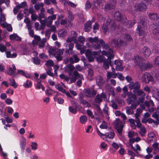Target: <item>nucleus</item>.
I'll list each match as a JSON object with an SVG mask.
<instances>
[{"label": "nucleus", "mask_w": 159, "mask_h": 159, "mask_svg": "<svg viewBox=\"0 0 159 159\" xmlns=\"http://www.w3.org/2000/svg\"><path fill=\"white\" fill-rule=\"evenodd\" d=\"M47 26L50 27L52 25V22L48 17L46 18Z\"/></svg>", "instance_id": "obj_60"}, {"label": "nucleus", "mask_w": 159, "mask_h": 159, "mask_svg": "<svg viewBox=\"0 0 159 159\" xmlns=\"http://www.w3.org/2000/svg\"><path fill=\"white\" fill-rule=\"evenodd\" d=\"M16 74V77H17V75L18 74L24 76L27 78H29L30 76V75L29 74L26 73L25 71L21 70H17Z\"/></svg>", "instance_id": "obj_24"}, {"label": "nucleus", "mask_w": 159, "mask_h": 159, "mask_svg": "<svg viewBox=\"0 0 159 159\" xmlns=\"http://www.w3.org/2000/svg\"><path fill=\"white\" fill-rule=\"evenodd\" d=\"M79 100H80L81 104H82L85 106H87L88 105V102L86 101L83 100L82 97L80 96L79 97Z\"/></svg>", "instance_id": "obj_48"}, {"label": "nucleus", "mask_w": 159, "mask_h": 159, "mask_svg": "<svg viewBox=\"0 0 159 159\" xmlns=\"http://www.w3.org/2000/svg\"><path fill=\"white\" fill-rule=\"evenodd\" d=\"M128 87L130 90L133 89L134 93H136V91L140 89V85L137 81L129 83Z\"/></svg>", "instance_id": "obj_9"}, {"label": "nucleus", "mask_w": 159, "mask_h": 159, "mask_svg": "<svg viewBox=\"0 0 159 159\" xmlns=\"http://www.w3.org/2000/svg\"><path fill=\"white\" fill-rule=\"evenodd\" d=\"M68 18L69 19L68 21H70L74 19V16L72 13L70 11H68Z\"/></svg>", "instance_id": "obj_63"}, {"label": "nucleus", "mask_w": 159, "mask_h": 159, "mask_svg": "<svg viewBox=\"0 0 159 159\" xmlns=\"http://www.w3.org/2000/svg\"><path fill=\"white\" fill-rule=\"evenodd\" d=\"M145 104L146 106L148 107H153L154 105V103L151 100H150L148 101H146Z\"/></svg>", "instance_id": "obj_47"}, {"label": "nucleus", "mask_w": 159, "mask_h": 159, "mask_svg": "<svg viewBox=\"0 0 159 159\" xmlns=\"http://www.w3.org/2000/svg\"><path fill=\"white\" fill-rule=\"evenodd\" d=\"M37 80L38 83L37 84L35 87V89H38L41 88L43 91H44L45 90V87L43 86L42 85L40 82V80L39 79H37Z\"/></svg>", "instance_id": "obj_31"}, {"label": "nucleus", "mask_w": 159, "mask_h": 159, "mask_svg": "<svg viewBox=\"0 0 159 159\" xmlns=\"http://www.w3.org/2000/svg\"><path fill=\"white\" fill-rule=\"evenodd\" d=\"M93 88H89L85 90V93L87 97H94L97 93V91Z\"/></svg>", "instance_id": "obj_11"}, {"label": "nucleus", "mask_w": 159, "mask_h": 159, "mask_svg": "<svg viewBox=\"0 0 159 159\" xmlns=\"http://www.w3.org/2000/svg\"><path fill=\"white\" fill-rule=\"evenodd\" d=\"M141 80L143 82L146 83H148L150 81H153V78L149 73L145 72L143 74Z\"/></svg>", "instance_id": "obj_8"}, {"label": "nucleus", "mask_w": 159, "mask_h": 159, "mask_svg": "<svg viewBox=\"0 0 159 159\" xmlns=\"http://www.w3.org/2000/svg\"><path fill=\"white\" fill-rule=\"evenodd\" d=\"M9 38L11 40H16L18 41L21 40V38L16 34H13L10 35L9 36Z\"/></svg>", "instance_id": "obj_28"}, {"label": "nucleus", "mask_w": 159, "mask_h": 159, "mask_svg": "<svg viewBox=\"0 0 159 159\" xmlns=\"http://www.w3.org/2000/svg\"><path fill=\"white\" fill-rule=\"evenodd\" d=\"M37 143L35 142H32L31 143V147L32 150H35L37 149Z\"/></svg>", "instance_id": "obj_56"}, {"label": "nucleus", "mask_w": 159, "mask_h": 159, "mask_svg": "<svg viewBox=\"0 0 159 159\" xmlns=\"http://www.w3.org/2000/svg\"><path fill=\"white\" fill-rule=\"evenodd\" d=\"M134 63L136 64H139L142 61V58L138 56H136L134 58Z\"/></svg>", "instance_id": "obj_43"}, {"label": "nucleus", "mask_w": 159, "mask_h": 159, "mask_svg": "<svg viewBox=\"0 0 159 159\" xmlns=\"http://www.w3.org/2000/svg\"><path fill=\"white\" fill-rule=\"evenodd\" d=\"M89 41L91 43L94 42L95 43H98V42H99L101 44L103 45V48L104 50L105 49L103 48V46H107V45H106L105 44V42L102 39H99L98 37H95L94 38L90 37L89 38Z\"/></svg>", "instance_id": "obj_13"}, {"label": "nucleus", "mask_w": 159, "mask_h": 159, "mask_svg": "<svg viewBox=\"0 0 159 159\" xmlns=\"http://www.w3.org/2000/svg\"><path fill=\"white\" fill-rule=\"evenodd\" d=\"M32 85V83L30 81L27 80L26 82H25L23 84V86L25 88H30Z\"/></svg>", "instance_id": "obj_41"}, {"label": "nucleus", "mask_w": 159, "mask_h": 159, "mask_svg": "<svg viewBox=\"0 0 159 159\" xmlns=\"http://www.w3.org/2000/svg\"><path fill=\"white\" fill-rule=\"evenodd\" d=\"M142 52L144 56L146 57H148L151 53L150 49L147 47H144L143 48Z\"/></svg>", "instance_id": "obj_22"}, {"label": "nucleus", "mask_w": 159, "mask_h": 159, "mask_svg": "<svg viewBox=\"0 0 159 159\" xmlns=\"http://www.w3.org/2000/svg\"><path fill=\"white\" fill-rule=\"evenodd\" d=\"M106 98L105 94L103 93H102L101 94H98L97 95L95 98V101L96 103L99 104L102 101L103 99Z\"/></svg>", "instance_id": "obj_16"}, {"label": "nucleus", "mask_w": 159, "mask_h": 159, "mask_svg": "<svg viewBox=\"0 0 159 159\" xmlns=\"http://www.w3.org/2000/svg\"><path fill=\"white\" fill-rule=\"evenodd\" d=\"M112 43L114 44L116 46H117L118 47H120L122 45L125 44V43L124 41H122L121 39H113L112 40Z\"/></svg>", "instance_id": "obj_18"}, {"label": "nucleus", "mask_w": 159, "mask_h": 159, "mask_svg": "<svg viewBox=\"0 0 159 159\" xmlns=\"http://www.w3.org/2000/svg\"><path fill=\"white\" fill-rule=\"evenodd\" d=\"M88 115L91 118L93 119L94 118V116L92 112L89 109H88L86 111Z\"/></svg>", "instance_id": "obj_61"}, {"label": "nucleus", "mask_w": 159, "mask_h": 159, "mask_svg": "<svg viewBox=\"0 0 159 159\" xmlns=\"http://www.w3.org/2000/svg\"><path fill=\"white\" fill-rule=\"evenodd\" d=\"M26 139L24 136L21 137V140L20 141V146L21 150L23 151L24 150L26 145Z\"/></svg>", "instance_id": "obj_21"}, {"label": "nucleus", "mask_w": 159, "mask_h": 159, "mask_svg": "<svg viewBox=\"0 0 159 159\" xmlns=\"http://www.w3.org/2000/svg\"><path fill=\"white\" fill-rule=\"evenodd\" d=\"M115 64L116 65V69L118 71H122L123 68L122 66V61L119 60H116L115 61Z\"/></svg>", "instance_id": "obj_20"}, {"label": "nucleus", "mask_w": 159, "mask_h": 159, "mask_svg": "<svg viewBox=\"0 0 159 159\" xmlns=\"http://www.w3.org/2000/svg\"><path fill=\"white\" fill-rule=\"evenodd\" d=\"M80 121L82 124H85L88 120L87 116L84 115L81 116L79 118Z\"/></svg>", "instance_id": "obj_35"}, {"label": "nucleus", "mask_w": 159, "mask_h": 159, "mask_svg": "<svg viewBox=\"0 0 159 159\" xmlns=\"http://www.w3.org/2000/svg\"><path fill=\"white\" fill-rule=\"evenodd\" d=\"M7 47L3 44L0 43V52H3L6 51Z\"/></svg>", "instance_id": "obj_54"}, {"label": "nucleus", "mask_w": 159, "mask_h": 159, "mask_svg": "<svg viewBox=\"0 0 159 159\" xmlns=\"http://www.w3.org/2000/svg\"><path fill=\"white\" fill-rule=\"evenodd\" d=\"M100 128L102 129H107V124L105 121H102V124L100 126Z\"/></svg>", "instance_id": "obj_53"}, {"label": "nucleus", "mask_w": 159, "mask_h": 159, "mask_svg": "<svg viewBox=\"0 0 159 159\" xmlns=\"http://www.w3.org/2000/svg\"><path fill=\"white\" fill-rule=\"evenodd\" d=\"M137 30L139 32V34L140 36H142L144 35V32L141 29V27L140 26V25H138Z\"/></svg>", "instance_id": "obj_46"}, {"label": "nucleus", "mask_w": 159, "mask_h": 159, "mask_svg": "<svg viewBox=\"0 0 159 159\" xmlns=\"http://www.w3.org/2000/svg\"><path fill=\"white\" fill-rule=\"evenodd\" d=\"M100 0H94L92 5L93 6L94 8L98 9L100 7Z\"/></svg>", "instance_id": "obj_36"}, {"label": "nucleus", "mask_w": 159, "mask_h": 159, "mask_svg": "<svg viewBox=\"0 0 159 159\" xmlns=\"http://www.w3.org/2000/svg\"><path fill=\"white\" fill-rule=\"evenodd\" d=\"M51 2L53 4H56V0H45L44 3L46 5H49L51 3Z\"/></svg>", "instance_id": "obj_55"}, {"label": "nucleus", "mask_w": 159, "mask_h": 159, "mask_svg": "<svg viewBox=\"0 0 159 159\" xmlns=\"http://www.w3.org/2000/svg\"><path fill=\"white\" fill-rule=\"evenodd\" d=\"M71 34L72 36L68 38L66 40V42L70 43L71 42H74L75 43L77 37V34L75 32L72 31L71 32Z\"/></svg>", "instance_id": "obj_15"}, {"label": "nucleus", "mask_w": 159, "mask_h": 159, "mask_svg": "<svg viewBox=\"0 0 159 159\" xmlns=\"http://www.w3.org/2000/svg\"><path fill=\"white\" fill-rule=\"evenodd\" d=\"M99 53L98 52H91L90 50H87L85 53L86 57L90 61H94V58L96 56L98 55Z\"/></svg>", "instance_id": "obj_6"}, {"label": "nucleus", "mask_w": 159, "mask_h": 159, "mask_svg": "<svg viewBox=\"0 0 159 159\" xmlns=\"http://www.w3.org/2000/svg\"><path fill=\"white\" fill-rule=\"evenodd\" d=\"M132 40V38L129 34H126L125 37L124 38V41L126 42V43L130 42Z\"/></svg>", "instance_id": "obj_40"}, {"label": "nucleus", "mask_w": 159, "mask_h": 159, "mask_svg": "<svg viewBox=\"0 0 159 159\" xmlns=\"http://www.w3.org/2000/svg\"><path fill=\"white\" fill-rule=\"evenodd\" d=\"M64 49H59L56 51L55 48H50L48 50V52L50 56H54L58 61L61 60L62 57L61 55L63 54Z\"/></svg>", "instance_id": "obj_3"}, {"label": "nucleus", "mask_w": 159, "mask_h": 159, "mask_svg": "<svg viewBox=\"0 0 159 159\" xmlns=\"http://www.w3.org/2000/svg\"><path fill=\"white\" fill-rule=\"evenodd\" d=\"M9 80L10 81V84L11 86H12L15 88H16L17 87V85L15 82L14 79L13 78L9 79Z\"/></svg>", "instance_id": "obj_39"}, {"label": "nucleus", "mask_w": 159, "mask_h": 159, "mask_svg": "<svg viewBox=\"0 0 159 159\" xmlns=\"http://www.w3.org/2000/svg\"><path fill=\"white\" fill-rule=\"evenodd\" d=\"M103 48L105 50L102 52V55L106 56L108 58L106 60V59H104L102 58V57H100V61L103 62V66L105 69L107 70L109 69V65L111 62V59L114 57V55L113 51L111 49L109 48L108 46H103Z\"/></svg>", "instance_id": "obj_1"}, {"label": "nucleus", "mask_w": 159, "mask_h": 159, "mask_svg": "<svg viewBox=\"0 0 159 159\" xmlns=\"http://www.w3.org/2000/svg\"><path fill=\"white\" fill-rule=\"evenodd\" d=\"M134 9L135 11H143L146 10L147 7L143 3L136 4L134 6Z\"/></svg>", "instance_id": "obj_14"}, {"label": "nucleus", "mask_w": 159, "mask_h": 159, "mask_svg": "<svg viewBox=\"0 0 159 159\" xmlns=\"http://www.w3.org/2000/svg\"><path fill=\"white\" fill-rule=\"evenodd\" d=\"M46 39L44 38H43L42 40H40L39 43H38L39 48H42L44 47L45 46V43H46Z\"/></svg>", "instance_id": "obj_34"}, {"label": "nucleus", "mask_w": 159, "mask_h": 159, "mask_svg": "<svg viewBox=\"0 0 159 159\" xmlns=\"http://www.w3.org/2000/svg\"><path fill=\"white\" fill-rule=\"evenodd\" d=\"M67 34V32L65 30L62 29L59 31L58 32V36L63 37L65 36Z\"/></svg>", "instance_id": "obj_38"}, {"label": "nucleus", "mask_w": 159, "mask_h": 159, "mask_svg": "<svg viewBox=\"0 0 159 159\" xmlns=\"http://www.w3.org/2000/svg\"><path fill=\"white\" fill-rule=\"evenodd\" d=\"M54 65V63L53 61L51 60L48 61L45 63V65L47 66H52Z\"/></svg>", "instance_id": "obj_64"}, {"label": "nucleus", "mask_w": 159, "mask_h": 159, "mask_svg": "<svg viewBox=\"0 0 159 159\" xmlns=\"http://www.w3.org/2000/svg\"><path fill=\"white\" fill-rule=\"evenodd\" d=\"M134 109L130 107H126V113L128 115L132 114H133V109Z\"/></svg>", "instance_id": "obj_45"}, {"label": "nucleus", "mask_w": 159, "mask_h": 159, "mask_svg": "<svg viewBox=\"0 0 159 159\" xmlns=\"http://www.w3.org/2000/svg\"><path fill=\"white\" fill-rule=\"evenodd\" d=\"M115 19L118 21H120L121 23H124V22L127 21V20L124 16H121L119 11L116 12L114 14Z\"/></svg>", "instance_id": "obj_10"}, {"label": "nucleus", "mask_w": 159, "mask_h": 159, "mask_svg": "<svg viewBox=\"0 0 159 159\" xmlns=\"http://www.w3.org/2000/svg\"><path fill=\"white\" fill-rule=\"evenodd\" d=\"M69 110L70 112L73 114H76L77 111V109L76 108H74L71 106L69 107Z\"/></svg>", "instance_id": "obj_58"}, {"label": "nucleus", "mask_w": 159, "mask_h": 159, "mask_svg": "<svg viewBox=\"0 0 159 159\" xmlns=\"http://www.w3.org/2000/svg\"><path fill=\"white\" fill-rule=\"evenodd\" d=\"M107 24H104L102 26V30H103L105 34H106L108 30V25L111 24V30L113 31H115L116 28L115 23L113 22H111L110 19H108L107 21Z\"/></svg>", "instance_id": "obj_5"}, {"label": "nucleus", "mask_w": 159, "mask_h": 159, "mask_svg": "<svg viewBox=\"0 0 159 159\" xmlns=\"http://www.w3.org/2000/svg\"><path fill=\"white\" fill-rule=\"evenodd\" d=\"M149 17L152 20H157L159 18V16L156 13H150L149 15Z\"/></svg>", "instance_id": "obj_32"}, {"label": "nucleus", "mask_w": 159, "mask_h": 159, "mask_svg": "<svg viewBox=\"0 0 159 159\" xmlns=\"http://www.w3.org/2000/svg\"><path fill=\"white\" fill-rule=\"evenodd\" d=\"M12 67H10L7 71L8 74L16 78V68L15 66L13 64Z\"/></svg>", "instance_id": "obj_12"}, {"label": "nucleus", "mask_w": 159, "mask_h": 159, "mask_svg": "<svg viewBox=\"0 0 159 159\" xmlns=\"http://www.w3.org/2000/svg\"><path fill=\"white\" fill-rule=\"evenodd\" d=\"M43 3H40L35 4L34 6V7L36 10H38L41 7H43Z\"/></svg>", "instance_id": "obj_52"}, {"label": "nucleus", "mask_w": 159, "mask_h": 159, "mask_svg": "<svg viewBox=\"0 0 159 159\" xmlns=\"http://www.w3.org/2000/svg\"><path fill=\"white\" fill-rule=\"evenodd\" d=\"M115 135V134L114 132H111L107 133L105 134L104 137L106 138L112 139L114 138Z\"/></svg>", "instance_id": "obj_37"}, {"label": "nucleus", "mask_w": 159, "mask_h": 159, "mask_svg": "<svg viewBox=\"0 0 159 159\" xmlns=\"http://www.w3.org/2000/svg\"><path fill=\"white\" fill-rule=\"evenodd\" d=\"M68 78L69 81L70 80V83L75 82L78 78L84 79L83 75L79 74L76 70L74 71L73 73L69 74Z\"/></svg>", "instance_id": "obj_4"}, {"label": "nucleus", "mask_w": 159, "mask_h": 159, "mask_svg": "<svg viewBox=\"0 0 159 159\" xmlns=\"http://www.w3.org/2000/svg\"><path fill=\"white\" fill-rule=\"evenodd\" d=\"M139 65L140 69L142 71H145L147 69L152 67V64L150 63L145 64L142 62L139 64Z\"/></svg>", "instance_id": "obj_17"}, {"label": "nucleus", "mask_w": 159, "mask_h": 159, "mask_svg": "<svg viewBox=\"0 0 159 159\" xmlns=\"http://www.w3.org/2000/svg\"><path fill=\"white\" fill-rule=\"evenodd\" d=\"M140 129L139 133L141 136L143 137L145 136L146 133V130L145 127L143 126Z\"/></svg>", "instance_id": "obj_42"}, {"label": "nucleus", "mask_w": 159, "mask_h": 159, "mask_svg": "<svg viewBox=\"0 0 159 159\" xmlns=\"http://www.w3.org/2000/svg\"><path fill=\"white\" fill-rule=\"evenodd\" d=\"M103 112L105 114V116L108 120L109 119V110L107 107H106L103 109Z\"/></svg>", "instance_id": "obj_44"}, {"label": "nucleus", "mask_w": 159, "mask_h": 159, "mask_svg": "<svg viewBox=\"0 0 159 159\" xmlns=\"http://www.w3.org/2000/svg\"><path fill=\"white\" fill-rule=\"evenodd\" d=\"M128 98L127 99V101L129 104H131L130 107L133 109H136L137 106L139 105L140 103L137 99L136 95L131 93L127 94Z\"/></svg>", "instance_id": "obj_2"}, {"label": "nucleus", "mask_w": 159, "mask_h": 159, "mask_svg": "<svg viewBox=\"0 0 159 159\" xmlns=\"http://www.w3.org/2000/svg\"><path fill=\"white\" fill-rule=\"evenodd\" d=\"M107 81H108V80H109L111 78H115L116 77V74L114 73L113 72L107 71Z\"/></svg>", "instance_id": "obj_29"}, {"label": "nucleus", "mask_w": 159, "mask_h": 159, "mask_svg": "<svg viewBox=\"0 0 159 159\" xmlns=\"http://www.w3.org/2000/svg\"><path fill=\"white\" fill-rule=\"evenodd\" d=\"M4 26L5 27L7 30L9 31H12V28L11 25L5 23L4 24Z\"/></svg>", "instance_id": "obj_57"}, {"label": "nucleus", "mask_w": 159, "mask_h": 159, "mask_svg": "<svg viewBox=\"0 0 159 159\" xmlns=\"http://www.w3.org/2000/svg\"><path fill=\"white\" fill-rule=\"evenodd\" d=\"M116 1L115 0H113L112 3L111 4H107L105 6V10L108 11L109 10L115 8L116 4Z\"/></svg>", "instance_id": "obj_27"}, {"label": "nucleus", "mask_w": 159, "mask_h": 159, "mask_svg": "<svg viewBox=\"0 0 159 159\" xmlns=\"http://www.w3.org/2000/svg\"><path fill=\"white\" fill-rule=\"evenodd\" d=\"M56 88L58 90L61 92L63 93H65L66 92V90L63 88V87L65 88V85L61 83V84L57 83L55 85Z\"/></svg>", "instance_id": "obj_23"}, {"label": "nucleus", "mask_w": 159, "mask_h": 159, "mask_svg": "<svg viewBox=\"0 0 159 159\" xmlns=\"http://www.w3.org/2000/svg\"><path fill=\"white\" fill-rule=\"evenodd\" d=\"M68 47H69V49H67L66 52H68L69 51H71V53H73V49L74 47V44L73 43H70L69 44H68Z\"/></svg>", "instance_id": "obj_49"}, {"label": "nucleus", "mask_w": 159, "mask_h": 159, "mask_svg": "<svg viewBox=\"0 0 159 159\" xmlns=\"http://www.w3.org/2000/svg\"><path fill=\"white\" fill-rule=\"evenodd\" d=\"M58 95V93L57 92H56V95L53 98V99L55 102H57L59 104H62L64 102V100L63 99L59 98L57 97Z\"/></svg>", "instance_id": "obj_26"}, {"label": "nucleus", "mask_w": 159, "mask_h": 159, "mask_svg": "<svg viewBox=\"0 0 159 159\" xmlns=\"http://www.w3.org/2000/svg\"><path fill=\"white\" fill-rule=\"evenodd\" d=\"M136 93H137L138 95L141 97H144L145 95V93L142 90H137L136 91Z\"/></svg>", "instance_id": "obj_51"}, {"label": "nucleus", "mask_w": 159, "mask_h": 159, "mask_svg": "<svg viewBox=\"0 0 159 159\" xmlns=\"http://www.w3.org/2000/svg\"><path fill=\"white\" fill-rule=\"evenodd\" d=\"M138 133L134 132H129L128 133V137L130 138H132V137L137 136Z\"/></svg>", "instance_id": "obj_62"}, {"label": "nucleus", "mask_w": 159, "mask_h": 159, "mask_svg": "<svg viewBox=\"0 0 159 159\" xmlns=\"http://www.w3.org/2000/svg\"><path fill=\"white\" fill-rule=\"evenodd\" d=\"M74 69L75 67L74 66L70 64L67 65L65 67L66 72H67L68 74L72 73L71 72Z\"/></svg>", "instance_id": "obj_25"}, {"label": "nucleus", "mask_w": 159, "mask_h": 159, "mask_svg": "<svg viewBox=\"0 0 159 159\" xmlns=\"http://www.w3.org/2000/svg\"><path fill=\"white\" fill-rule=\"evenodd\" d=\"M125 25H126L129 28L133 26L135 24V22L133 20L132 21H129L128 22H126L125 23Z\"/></svg>", "instance_id": "obj_59"}, {"label": "nucleus", "mask_w": 159, "mask_h": 159, "mask_svg": "<svg viewBox=\"0 0 159 159\" xmlns=\"http://www.w3.org/2000/svg\"><path fill=\"white\" fill-rule=\"evenodd\" d=\"M125 123L124 121L122 122L119 119H117L116 120L115 123V125L116 129L119 134H121L123 125Z\"/></svg>", "instance_id": "obj_7"}, {"label": "nucleus", "mask_w": 159, "mask_h": 159, "mask_svg": "<svg viewBox=\"0 0 159 159\" xmlns=\"http://www.w3.org/2000/svg\"><path fill=\"white\" fill-rule=\"evenodd\" d=\"M46 94L48 96H51L52 95L53 93H56V92H55L54 91L52 90L51 89H48L46 90Z\"/></svg>", "instance_id": "obj_50"}, {"label": "nucleus", "mask_w": 159, "mask_h": 159, "mask_svg": "<svg viewBox=\"0 0 159 159\" xmlns=\"http://www.w3.org/2000/svg\"><path fill=\"white\" fill-rule=\"evenodd\" d=\"M34 37V39L32 41V43L34 45L38 44L39 42L40 41L41 38L40 36L35 35Z\"/></svg>", "instance_id": "obj_33"}, {"label": "nucleus", "mask_w": 159, "mask_h": 159, "mask_svg": "<svg viewBox=\"0 0 159 159\" xmlns=\"http://www.w3.org/2000/svg\"><path fill=\"white\" fill-rule=\"evenodd\" d=\"M150 28L152 30V33L153 34H157L159 33V22L156 24H153L151 25Z\"/></svg>", "instance_id": "obj_19"}, {"label": "nucleus", "mask_w": 159, "mask_h": 159, "mask_svg": "<svg viewBox=\"0 0 159 159\" xmlns=\"http://www.w3.org/2000/svg\"><path fill=\"white\" fill-rule=\"evenodd\" d=\"M92 22L90 21H87L84 25V30L85 32H88L91 29Z\"/></svg>", "instance_id": "obj_30"}]
</instances>
